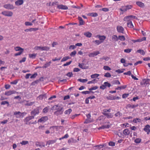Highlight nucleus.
<instances>
[{"label":"nucleus","mask_w":150,"mask_h":150,"mask_svg":"<svg viewBox=\"0 0 150 150\" xmlns=\"http://www.w3.org/2000/svg\"><path fill=\"white\" fill-rule=\"evenodd\" d=\"M84 35L86 37L90 38L91 37L92 34L89 31H87L84 33Z\"/></svg>","instance_id":"nucleus-15"},{"label":"nucleus","mask_w":150,"mask_h":150,"mask_svg":"<svg viewBox=\"0 0 150 150\" xmlns=\"http://www.w3.org/2000/svg\"><path fill=\"white\" fill-rule=\"evenodd\" d=\"M123 20L125 21H127L128 22L131 21L129 16L125 17L123 19Z\"/></svg>","instance_id":"nucleus-29"},{"label":"nucleus","mask_w":150,"mask_h":150,"mask_svg":"<svg viewBox=\"0 0 150 150\" xmlns=\"http://www.w3.org/2000/svg\"><path fill=\"white\" fill-rule=\"evenodd\" d=\"M70 59V57L69 56L65 57H63L61 60V62H64L67 61L68 59Z\"/></svg>","instance_id":"nucleus-38"},{"label":"nucleus","mask_w":150,"mask_h":150,"mask_svg":"<svg viewBox=\"0 0 150 150\" xmlns=\"http://www.w3.org/2000/svg\"><path fill=\"white\" fill-rule=\"evenodd\" d=\"M103 69L105 70L109 71L111 70V68L108 66H105L103 67Z\"/></svg>","instance_id":"nucleus-54"},{"label":"nucleus","mask_w":150,"mask_h":150,"mask_svg":"<svg viewBox=\"0 0 150 150\" xmlns=\"http://www.w3.org/2000/svg\"><path fill=\"white\" fill-rule=\"evenodd\" d=\"M51 63V62L50 61L48 62H46L44 66L42 67L43 68H46L49 66H50V64Z\"/></svg>","instance_id":"nucleus-31"},{"label":"nucleus","mask_w":150,"mask_h":150,"mask_svg":"<svg viewBox=\"0 0 150 150\" xmlns=\"http://www.w3.org/2000/svg\"><path fill=\"white\" fill-rule=\"evenodd\" d=\"M140 121L141 120L139 118H135L133 120V122L135 123L140 122Z\"/></svg>","instance_id":"nucleus-48"},{"label":"nucleus","mask_w":150,"mask_h":150,"mask_svg":"<svg viewBox=\"0 0 150 150\" xmlns=\"http://www.w3.org/2000/svg\"><path fill=\"white\" fill-rule=\"evenodd\" d=\"M111 86V84L107 82H105L103 84L100 86V88L103 90L105 89L107 87H110Z\"/></svg>","instance_id":"nucleus-3"},{"label":"nucleus","mask_w":150,"mask_h":150,"mask_svg":"<svg viewBox=\"0 0 150 150\" xmlns=\"http://www.w3.org/2000/svg\"><path fill=\"white\" fill-rule=\"evenodd\" d=\"M146 38L145 37H143L139 39L136 40H132V41L134 43L136 42H141L143 41L146 40Z\"/></svg>","instance_id":"nucleus-9"},{"label":"nucleus","mask_w":150,"mask_h":150,"mask_svg":"<svg viewBox=\"0 0 150 150\" xmlns=\"http://www.w3.org/2000/svg\"><path fill=\"white\" fill-rule=\"evenodd\" d=\"M56 141L54 140H49L47 142L46 144L50 145L55 143Z\"/></svg>","instance_id":"nucleus-36"},{"label":"nucleus","mask_w":150,"mask_h":150,"mask_svg":"<svg viewBox=\"0 0 150 150\" xmlns=\"http://www.w3.org/2000/svg\"><path fill=\"white\" fill-rule=\"evenodd\" d=\"M127 24L128 27L130 28H133L134 26L132 24V21L128 22Z\"/></svg>","instance_id":"nucleus-30"},{"label":"nucleus","mask_w":150,"mask_h":150,"mask_svg":"<svg viewBox=\"0 0 150 150\" xmlns=\"http://www.w3.org/2000/svg\"><path fill=\"white\" fill-rule=\"evenodd\" d=\"M6 104H7V106H8L9 105V102L7 101H2L1 103V105H4Z\"/></svg>","instance_id":"nucleus-40"},{"label":"nucleus","mask_w":150,"mask_h":150,"mask_svg":"<svg viewBox=\"0 0 150 150\" xmlns=\"http://www.w3.org/2000/svg\"><path fill=\"white\" fill-rule=\"evenodd\" d=\"M78 19L79 20V25H83L85 23L84 21H83L81 17H79Z\"/></svg>","instance_id":"nucleus-17"},{"label":"nucleus","mask_w":150,"mask_h":150,"mask_svg":"<svg viewBox=\"0 0 150 150\" xmlns=\"http://www.w3.org/2000/svg\"><path fill=\"white\" fill-rule=\"evenodd\" d=\"M72 61H70L69 62H66L65 64H64L63 65V66L64 67L68 65H69L71 63Z\"/></svg>","instance_id":"nucleus-60"},{"label":"nucleus","mask_w":150,"mask_h":150,"mask_svg":"<svg viewBox=\"0 0 150 150\" xmlns=\"http://www.w3.org/2000/svg\"><path fill=\"white\" fill-rule=\"evenodd\" d=\"M132 50V49H126L124 50V52L127 53H129L131 52Z\"/></svg>","instance_id":"nucleus-55"},{"label":"nucleus","mask_w":150,"mask_h":150,"mask_svg":"<svg viewBox=\"0 0 150 150\" xmlns=\"http://www.w3.org/2000/svg\"><path fill=\"white\" fill-rule=\"evenodd\" d=\"M109 59V58L108 57L106 56V57H103L101 58H100V60L102 61L103 59L105 60L106 61H108Z\"/></svg>","instance_id":"nucleus-41"},{"label":"nucleus","mask_w":150,"mask_h":150,"mask_svg":"<svg viewBox=\"0 0 150 150\" xmlns=\"http://www.w3.org/2000/svg\"><path fill=\"white\" fill-rule=\"evenodd\" d=\"M110 126L109 125H103L100 127L98 128V130L101 129H104L108 128L110 127Z\"/></svg>","instance_id":"nucleus-22"},{"label":"nucleus","mask_w":150,"mask_h":150,"mask_svg":"<svg viewBox=\"0 0 150 150\" xmlns=\"http://www.w3.org/2000/svg\"><path fill=\"white\" fill-rule=\"evenodd\" d=\"M129 18H130V19L131 21L133 19H137V18L135 16H133V15H130L129 16Z\"/></svg>","instance_id":"nucleus-47"},{"label":"nucleus","mask_w":150,"mask_h":150,"mask_svg":"<svg viewBox=\"0 0 150 150\" xmlns=\"http://www.w3.org/2000/svg\"><path fill=\"white\" fill-rule=\"evenodd\" d=\"M25 24L26 26L32 25H33L32 23L29 22H25Z\"/></svg>","instance_id":"nucleus-62"},{"label":"nucleus","mask_w":150,"mask_h":150,"mask_svg":"<svg viewBox=\"0 0 150 150\" xmlns=\"http://www.w3.org/2000/svg\"><path fill=\"white\" fill-rule=\"evenodd\" d=\"M48 120V117L47 116H45L42 117L38 121V122H45Z\"/></svg>","instance_id":"nucleus-11"},{"label":"nucleus","mask_w":150,"mask_h":150,"mask_svg":"<svg viewBox=\"0 0 150 150\" xmlns=\"http://www.w3.org/2000/svg\"><path fill=\"white\" fill-rule=\"evenodd\" d=\"M99 54L100 52L98 51L90 53L88 54V55L90 57H94Z\"/></svg>","instance_id":"nucleus-10"},{"label":"nucleus","mask_w":150,"mask_h":150,"mask_svg":"<svg viewBox=\"0 0 150 150\" xmlns=\"http://www.w3.org/2000/svg\"><path fill=\"white\" fill-rule=\"evenodd\" d=\"M20 143L22 145H25L28 144V142L27 141H23Z\"/></svg>","instance_id":"nucleus-51"},{"label":"nucleus","mask_w":150,"mask_h":150,"mask_svg":"<svg viewBox=\"0 0 150 150\" xmlns=\"http://www.w3.org/2000/svg\"><path fill=\"white\" fill-rule=\"evenodd\" d=\"M117 31L119 33H123L124 30V28L121 26H118L117 27Z\"/></svg>","instance_id":"nucleus-12"},{"label":"nucleus","mask_w":150,"mask_h":150,"mask_svg":"<svg viewBox=\"0 0 150 150\" xmlns=\"http://www.w3.org/2000/svg\"><path fill=\"white\" fill-rule=\"evenodd\" d=\"M106 116L108 118H112L113 115L111 113H108Z\"/></svg>","instance_id":"nucleus-49"},{"label":"nucleus","mask_w":150,"mask_h":150,"mask_svg":"<svg viewBox=\"0 0 150 150\" xmlns=\"http://www.w3.org/2000/svg\"><path fill=\"white\" fill-rule=\"evenodd\" d=\"M73 74L72 72H68L66 76L69 77H71L73 76Z\"/></svg>","instance_id":"nucleus-58"},{"label":"nucleus","mask_w":150,"mask_h":150,"mask_svg":"<svg viewBox=\"0 0 150 150\" xmlns=\"http://www.w3.org/2000/svg\"><path fill=\"white\" fill-rule=\"evenodd\" d=\"M4 7L8 9H13L14 8V7L13 5L10 4H7L4 5Z\"/></svg>","instance_id":"nucleus-6"},{"label":"nucleus","mask_w":150,"mask_h":150,"mask_svg":"<svg viewBox=\"0 0 150 150\" xmlns=\"http://www.w3.org/2000/svg\"><path fill=\"white\" fill-rule=\"evenodd\" d=\"M46 96L45 94L40 95H39L37 98L38 100H42L44 98H46Z\"/></svg>","instance_id":"nucleus-18"},{"label":"nucleus","mask_w":150,"mask_h":150,"mask_svg":"<svg viewBox=\"0 0 150 150\" xmlns=\"http://www.w3.org/2000/svg\"><path fill=\"white\" fill-rule=\"evenodd\" d=\"M37 54H29V57L32 59H34L37 56Z\"/></svg>","instance_id":"nucleus-28"},{"label":"nucleus","mask_w":150,"mask_h":150,"mask_svg":"<svg viewBox=\"0 0 150 150\" xmlns=\"http://www.w3.org/2000/svg\"><path fill=\"white\" fill-rule=\"evenodd\" d=\"M38 74L37 73H35L34 74H33L32 75V76H30V79H33V78H35L36 76H37Z\"/></svg>","instance_id":"nucleus-61"},{"label":"nucleus","mask_w":150,"mask_h":150,"mask_svg":"<svg viewBox=\"0 0 150 150\" xmlns=\"http://www.w3.org/2000/svg\"><path fill=\"white\" fill-rule=\"evenodd\" d=\"M124 135L125 136L129 135L130 133V131L128 129H126L123 132Z\"/></svg>","instance_id":"nucleus-14"},{"label":"nucleus","mask_w":150,"mask_h":150,"mask_svg":"<svg viewBox=\"0 0 150 150\" xmlns=\"http://www.w3.org/2000/svg\"><path fill=\"white\" fill-rule=\"evenodd\" d=\"M114 85V84H120V83L118 80H114L112 81L111 82Z\"/></svg>","instance_id":"nucleus-34"},{"label":"nucleus","mask_w":150,"mask_h":150,"mask_svg":"<svg viewBox=\"0 0 150 150\" xmlns=\"http://www.w3.org/2000/svg\"><path fill=\"white\" fill-rule=\"evenodd\" d=\"M104 76L106 77L109 78L111 77V75L110 73L107 72L105 74Z\"/></svg>","instance_id":"nucleus-57"},{"label":"nucleus","mask_w":150,"mask_h":150,"mask_svg":"<svg viewBox=\"0 0 150 150\" xmlns=\"http://www.w3.org/2000/svg\"><path fill=\"white\" fill-rule=\"evenodd\" d=\"M138 104L137 105H131L130 104H128L126 106V108H134L138 106Z\"/></svg>","instance_id":"nucleus-13"},{"label":"nucleus","mask_w":150,"mask_h":150,"mask_svg":"<svg viewBox=\"0 0 150 150\" xmlns=\"http://www.w3.org/2000/svg\"><path fill=\"white\" fill-rule=\"evenodd\" d=\"M72 111V110L70 109H69L68 110H66L64 112V113L65 114H69Z\"/></svg>","instance_id":"nucleus-42"},{"label":"nucleus","mask_w":150,"mask_h":150,"mask_svg":"<svg viewBox=\"0 0 150 150\" xmlns=\"http://www.w3.org/2000/svg\"><path fill=\"white\" fill-rule=\"evenodd\" d=\"M69 137V135L67 134H65L64 136H63L62 137L59 138V140H61L62 139H64L67 138H68Z\"/></svg>","instance_id":"nucleus-43"},{"label":"nucleus","mask_w":150,"mask_h":150,"mask_svg":"<svg viewBox=\"0 0 150 150\" xmlns=\"http://www.w3.org/2000/svg\"><path fill=\"white\" fill-rule=\"evenodd\" d=\"M85 64L83 63L81 64L79 63V66L82 69H85L87 68V67L85 66Z\"/></svg>","instance_id":"nucleus-23"},{"label":"nucleus","mask_w":150,"mask_h":150,"mask_svg":"<svg viewBox=\"0 0 150 150\" xmlns=\"http://www.w3.org/2000/svg\"><path fill=\"white\" fill-rule=\"evenodd\" d=\"M59 105H54L51 108V110H56L59 109Z\"/></svg>","instance_id":"nucleus-39"},{"label":"nucleus","mask_w":150,"mask_h":150,"mask_svg":"<svg viewBox=\"0 0 150 150\" xmlns=\"http://www.w3.org/2000/svg\"><path fill=\"white\" fill-rule=\"evenodd\" d=\"M57 7L59 9L67 10L68 9V8L67 6L62 5H58L57 6Z\"/></svg>","instance_id":"nucleus-16"},{"label":"nucleus","mask_w":150,"mask_h":150,"mask_svg":"<svg viewBox=\"0 0 150 150\" xmlns=\"http://www.w3.org/2000/svg\"><path fill=\"white\" fill-rule=\"evenodd\" d=\"M14 49L16 51H24V49L19 47H15Z\"/></svg>","instance_id":"nucleus-25"},{"label":"nucleus","mask_w":150,"mask_h":150,"mask_svg":"<svg viewBox=\"0 0 150 150\" xmlns=\"http://www.w3.org/2000/svg\"><path fill=\"white\" fill-rule=\"evenodd\" d=\"M142 141L140 138H137L135 139L134 142L135 143L138 144L140 143Z\"/></svg>","instance_id":"nucleus-50"},{"label":"nucleus","mask_w":150,"mask_h":150,"mask_svg":"<svg viewBox=\"0 0 150 150\" xmlns=\"http://www.w3.org/2000/svg\"><path fill=\"white\" fill-rule=\"evenodd\" d=\"M137 5L141 8H143L144 7V4L140 1H137L136 2Z\"/></svg>","instance_id":"nucleus-20"},{"label":"nucleus","mask_w":150,"mask_h":150,"mask_svg":"<svg viewBox=\"0 0 150 150\" xmlns=\"http://www.w3.org/2000/svg\"><path fill=\"white\" fill-rule=\"evenodd\" d=\"M24 112L21 113L19 111L18 112H14V115H15V117L17 118H20L23 114Z\"/></svg>","instance_id":"nucleus-8"},{"label":"nucleus","mask_w":150,"mask_h":150,"mask_svg":"<svg viewBox=\"0 0 150 150\" xmlns=\"http://www.w3.org/2000/svg\"><path fill=\"white\" fill-rule=\"evenodd\" d=\"M1 14L5 16L8 17H11L13 15V13L9 11H4L1 12Z\"/></svg>","instance_id":"nucleus-2"},{"label":"nucleus","mask_w":150,"mask_h":150,"mask_svg":"<svg viewBox=\"0 0 150 150\" xmlns=\"http://www.w3.org/2000/svg\"><path fill=\"white\" fill-rule=\"evenodd\" d=\"M26 102H27V103L25 104V105L26 106H31L32 105L34 104L35 102V101L29 102V101H27Z\"/></svg>","instance_id":"nucleus-27"},{"label":"nucleus","mask_w":150,"mask_h":150,"mask_svg":"<svg viewBox=\"0 0 150 150\" xmlns=\"http://www.w3.org/2000/svg\"><path fill=\"white\" fill-rule=\"evenodd\" d=\"M133 6L131 5H129L126 6H123L120 8V10L122 13L126 12L127 10L132 9Z\"/></svg>","instance_id":"nucleus-1"},{"label":"nucleus","mask_w":150,"mask_h":150,"mask_svg":"<svg viewBox=\"0 0 150 150\" xmlns=\"http://www.w3.org/2000/svg\"><path fill=\"white\" fill-rule=\"evenodd\" d=\"M24 51H19V52L16 53L14 54V55L15 56H16L21 55L23 52Z\"/></svg>","instance_id":"nucleus-56"},{"label":"nucleus","mask_w":150,"mask_h":150,"mask_svg":"<svg viewBox=\"0 0 150 150\" xmlns=\"http://www.w3.org/2000/svg\"><path fill=\"white\" fill-rule=\"evenodd\" d=\"M118 39L121 41H125V38L123 35H119L118 37Z\"/></svg>","instance_id":"nucleus-33"},{"label":"nucleus","mask_w":150,"mask_h":150,"mask_svg":"<svg viewBox=\"0 0 150 150\" xmlns=\"http://www.w3.org/2000/svg\"><path fill=\"white\" fill-rule=\"evenodd\" d=\"M137 52L140 53L141 54L144 55L145 54V52L143 50H139L137 51Z\"/></svg>","instance_id":"nucleus-37"},{"label":"nucleus","mask_w":150,"mask_h":150,"mask_svg":"<svg viewBox=\"0 0 150 150\" xmlns=\"http://www.w3.org/2000/svg\"><path fill=\"white\" fill-rule=\"evenodd\" d=\"M93 42L96 45H99L101 43L103 42V41H100L98 40H96L93 41Z\"/></svg>","instance_id":"nucleus-24"},{"label":"nucleus","mask_w":150,"mask_h":150,"mask_svg":"<svg viewBox=\"0 0 150 150\" xmlns=\"http://www.w3.org/2000/svg\"><path fill=\"white\" fill-rule=\"evenodd\" d=\"M112 39L113 41H117L118 40V37L116 35H113L112 37Z\"/></svg>","instance_id":"nucleus-26"},{"label":"nucleus","mask_w":150,"mask_h":150,"mask_svg":"<svg viewBox=\"0 0 150 150\" xmlns=\"http://www.w3.org/2000/svg\"><path fill=\"white\" fill-rule=\"evenodd\" d=\"M88 15L89 16H91L94 17H96L98 16V14L96 13H89L88 14Z\"/></svg>","instance_id":"nucleus-32"},{"label":"nucleus","mask_w":150,"mask_h":150,"mask_svg":"<svg viewBox=\"0 0 150 150\" xmlns=\"http://www.w3.org/2000/svg\"><path fill=\"white\" fill-rule=\"evenodd\" d=\"M49 110V109L48 108L46 107L43 110V112L44 113H46Z\"/></svg>","instance_id":"nucleus-59"},{"label":"nucleus","mask_w":150,"mask_h":150,"mask_svg":"<svg viewBox=\"0 0 150 150\" xmlns=\"http://www.w3.org/2000/svg\"><path fill=\"white\" fill-rule=\"evenodd\" d=\"M105 39L106 37L104 35H101L100 38H99V40H100V41H103V42Z\"/></svg>","instance_id":"nucleus-46"},{"label":"nucleus","mask_w":150,"mask_h":150,"mask_svg":"<svg viewBox=\"0 0 150 150\" xmlns=\"http://www.w3.org/2000/svg\"><path fill=\"white\" fill-rule=\"evenodd\" d=\"M34 116H30L29 117H26L24 119V122H28L30 120L33 119L34 118Z\"/></svg>","instance_id":"nucleus-19"},{"label":"nucleus","mask_w":150,"mask_h":150,"mask_svg":"<svg viewBox=\"0 0 150 150\" xmlns=\"http://www.w3.org/2000/svg\"><path fill=\"white\" fill-rule=\"evenodd\" d=\"M17 92L13 90H9L8 91H6L5 93V95L7 96H9L12 94H15Z\"/></svg>","instance_id":"nucleus-7"},{"label":"nucleus","mask_w":150,"mask_h":150,"mask_svg":"<svg viewBox=\"0 0 150 150\" xmlns=\"http://www.w3.org/2000/svg\"><path fill=\"white\" fill-rule=\"evenodd\" d=\"M34 49L35 50H41L42 47L36 46L34 47Z\"/></svg>","instance_id":"nucleus-53"},{"label":"nucleus","mask_w":150,"mask_h":150,"mask_svg":"<svg viewBox=\"0 0 150 150\" xmlns=\"http://www.w3.org/2000/svg\"><path fill=\"white\" fill-rule=\"evenodd\" d=\"M129 95V94H124L122 95V98H127L128 96Z\"/></svg>","instance_id":"nucleus-64"},{"label":"nucleus","mask_w":150,"mask_h":150,"mask_svg":"<svg viewBox=\"0 0 150 150\" xmlns=\"http://www.w3.org/2000/svg\"><path fill=\"white\" fill-rule=\"evenodd\" d=\"M78 81L82 83H85L88 81V79H79Z\"/></svg>","instance_id":"nucleus-44"},{"label":"nucleus","mask_w":150,"mask_h":150,"mask_svg":"<svg viewBox=\"0 0 150 150\" xmlns=\"http://www.w3.org/2000/svg\"><path fill=\"white\" fill-rule=\"evenodd\" d=\"M39 113V108H36L32 111L31 112V115L32 116H34V117L36 115L38 114Z\"/></svg>","instance_id":"nucleus-4"},{"label":"nucleus","mask_w":150,"mask_h":150,"mask_svg":"<svg viewBox=\"0 0 150 150\" xmlns=\"http://www.w3.org/2000/svg\"><path fill=\"white\" fill-rule=\"evenodd\" d=\"M144 130L146 132L147 134H149L150 133V126L149 125H146L144 128Z\"/></svg>","instance_id":"nucleus-5"},{"label":"nucleus","mask_w":150,"mask_h":150,"mask_svg":"<svg viewBox=\"0 0 150 150\" xmlns=\"http://www.w3.org/2000/svg\"><path fill=\"white\" fill-rule=\"evenodd\" d=\"M76 48L75 45H71L69 47V49L70 50L72 49L74 50Z\"/></svg>","instance_id":"nucleus-63"},{"label":"nucleus","mask_w":150,"mask_h":150,"mask_svg":"<svg viewBox=\"0 0 150 150\" xmlns=\"http://www.w3.org/2000/svg\"><path fill=\"white\" fill-rule=\"evenodd\" d=\"M99 76V74H92L91 76V77L92 78H95L98 77Z\"/></svg>","instance_id":"nucleus-52"},{"label":"nucleus","mask_w":150,"mask_h":150,"mask_svg":"<svg viewBox=\"0 0 150 150\" xmlns=\"http://www.w3.org/2000/svg\"><path fill=\"white\" fill-rule=\"evenodd\" d=\"M50 47L47 46L42 47V51H48L50 49Z\"/></svg>","instance_id":"nucleus-35"},{"label":"nucleus","mask_w":150,"mask_h":150,"mask_svg":"<svg viewBox=\"0 0 150 150\" xmlns=\"http://www.w3.org/2000/svg\"><path fill=\"white\" fill-rule=\"evenodd\" d=\"M23 3V0H18L15 2V4L17 6H19L22 5Z\"/></svg>","instance_id":"nucleus-21"},{"label":"nucleus","mask_w":150,"mask_h":150,"mask_svg":"<svg viewBox=\"0 0 150 150\" xmlns=\"http://www.w3.org/2000/svg\"><path fill=\"white\" fill-rule=\"evenodd\" d=\"M122 115V114L120 112H118L116 113L115 115L116 117H120Z\"/></svg>","instance_id":"nucleus-45"}]
</instances>
